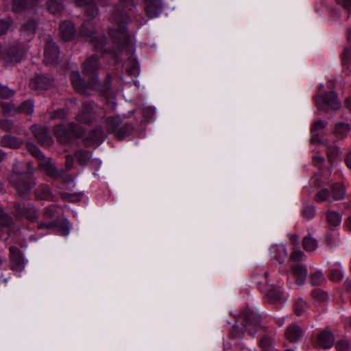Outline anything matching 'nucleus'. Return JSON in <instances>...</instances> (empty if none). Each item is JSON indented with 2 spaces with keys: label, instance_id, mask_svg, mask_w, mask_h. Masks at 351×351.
<instances>
[{
  "label": "nucleus",
  "instance_id": "9",
  "mask_svg": "<svg viewBox=\"0 0 351 351\" xmlns=\"http://www.w3.org/2000/svg\"><path fill=\"white\" fill-rule=\"evenodd\" d=\"M25 56V49L19 44L0 50V59L3 60L6 64L21 62Z\"/></svg>",
  "mask_w": 351,
  "mask_h": 351
},
{
  "label": "nucleus",
  "instance_id": "37",
  "mask_svg": "<svg viewBox=\"0 0 351 351\" xmlns=\"http://www.w3.org/2000/svg\"><path fill=\"white\" fill-rule=\"evenodd\" d=\"M47 7L49 12L53 14H59L64 10L62 0H48Z\"/></svg>",
  "mask_w": 351,
  "mask_h": 351
},
{
  "label": "nucleus",
  "instance_id": "13",
  "mask_svg": "<svg viewBox=\"0 0 351 351\" xmlns=\"http://www.w3.org/2000/svg\"><path fill=\"white\" fill-rule=\"evenodd\" d=\"M59 48L51 39L47 41L45 47L43 62L46 65H53L57 63Z\"/></svg>",
  "mask_w": 351,
  "mask_h": 351
},
{
  "label": "nucleus",
  "instance_id": "41",
  "mask_svg": "<svg viewBox=\"0 0 351 351\" xmlns=\"http://www.w3.org/2000/svg\"><path fill=\"white\" fill-rule=\"evenodd\" d=\"M343 65L348 69H351V45H348L341 53Z\"/></svg>",
  "mask_w": 351,
  "mask_h": 351
},
{
  "label": "nucleus",
  "instance_id": "54",
  "mask_svg": "<svg viewBox=\"0 0 351 351\" xmlns=\"http://www.w3.org/2000/svg\"><path fill=\"white\" fill-rule=\"evenodd\" d=\"M0 128L5 132H10L15 130V126L14 123L7 119H0Z\"/></svg>",
  "mask_w": 351,
  "mask_h": 351
},
{
  "label": "nucleus",
  "instance_id": "46",
  "mask_svg": "<svg viewBox=\"0 0 351 351\" xmlns=\"http://www.w3.org/2000/svg\"><path fill=\"white\" fill-rule=\"evenodd\" d=\"M306 258V254L300 249L299 247H293V250L290 256V260L294 263H300L305 261Z\"/></svg>",
  "mask_w": 351,
  "mask_h": 351
},
{
  "label": "nucleus",
  "instance_id": "33",
  "mask_svg": "<svg viewBox=\"0 0 351 351\" xmlns=\"http://www.w3.org/2000/svg\"><path fill=\"white\" fill-rule=\"evenodd\" d=\"M332 198L335 201L343 199L346 195V189L341 183H335L330 186Z\"/></svg>",
  "mask_w": 351,
  "mask_h": 351
},
{
  "label": "nucleus",
  "instance_id": "53",
  "mask_svg": "<svg viewBox=\"0 0 351 351\" xmlns=\"http://www.w3.org/2000/svg\"><path fill=\"white\" fill-rule=\"evenodd\" d=\"M19 110L20 112L30 114L33 112L34 110V105L31 101H24L19 108Z\"/></svg>",
  "mask_w": 351,
  "mask_h": 351
},
{
  "label": "nucleus",
  "instance_id": "12",
  "mask_svg": "<svg viewBox=\"0 0 351 351\" xmlns=\"http://www.w3.org/2000/svg\"><path fill=\"white\" fill-rule=\"evenodd\" d=\"M100 69L99 59L97 54L88 57L82 64V73L90 80L95 76H99L98 71Z\"/></svg>",
  "mask_w": 351,
  "mask_h": 351
},
{
  "label": "nucleus",
  "instance_id": "51",
  "mask_svg": "<svg viewBox=\"0 0 351 351\" xmlns=\"http://www.w3.org/2000/svg\"><path fill=\"white\" fill-rule=\"evenodd\" d=\"M15 94V91L13 89L10 88L5 85H3L0 83V97L3 99H10Z\"/></svg>",
  "mask_w": 351,
  "mask_h": 351
},
{
  "label": "nucleus",
  "instance_id": "32",
  "mask_svg": "<svg viewBox=\"0 0 351 351\" xmlns=\"http://www.w3.org/2000/svg\"><path fill=\"white\" fill-rule=\"evenodd\" d=\"M328 159L330 163L334 164L341 160V152L336 145L329 146L326 150Z\"/></svg>",
  "mask_w": 351,
  "mask_h": 351
},
{
  "label": "nucleus",
  "instance_id": "58",
  "mask_svg": "<svg viewBox=\"0 0 351 351\" xmlns=\"http://www.w3.org/2000/svg\"><path fill=\"white\" fill-rule=\"evenodd\" d=\"M311 295L318 301H324L327 298V293L319 289H315L311 291Z\"/></svg>",
  "mask_w": 351,
  "mask_h": 351
},
{
  "label": "nucleus",
  "instance_id": "24",
  "mask_svg": "<svg viewBox=\"0 0 351 351\" xmlns=\"http://www.w3.org/2000/svg\"><path fill=\"white\" fill-rule=\"evenodd\" d=\"M291 269L295 276L296 284L299 285H302L306 280L308 274L306 267L300 263H295L292 264Z\"/></svg>",
  "mask_w": 351,
  "mask_h": 351
},
{
  "label": "nucleus",
  "instance_id": "42",
  "mask_svg": "<svg viewBox=\"0 0 351 351\" xmlns=\"http://www.w3.org/2000/svg\"><path fill=\"white\" fill-rule=\"evenodd\" d=\"M14 24L12 17H5L0 19V36L6 34Z\"/></svg>",
  "mask_w": 351,
  "mask_h": 351
},
{
  "label": "nucleus",
  "instance_id": "59",
  "mask_svg": "<svg viewBox=\"0 0 351 351\" xmlns=\"http://www.w3.org/2000/svg\"><path fill=\"white\" fill-rule=\"evenodd\" d=\"M155 109L151 106L145 107L142 110V114L145 121H149L154 115Z\"/></svg>",
  "mask_w": 351,
  "mask_h": 351
},
{
  "label": "nucleus",
  "instance_id": "40",
  "mask_svg": "<svg viewBox=\"0 0 351 351\" xmlns=\"http://www.w3.org/2000/svg\"><path fill=\"white\" fill-rule=\"evenodd\" d=\"M259 346L262 350L269 351L274 348V341L271 337L265 335L259 341Z\"/></svg>",
  "mask_w": 351,
  "mask_h": 351
},
{
  "label": "nucleus",
  "instance_id": "57",
  "mask_svg": "<svg viewBox=\"0 0 351 351\" xmlns=\"http://www.w3.org/2000/svg\"><path fill=\"white\" fill-rule=\"evenodd\" d=\"M327 124H328V123L325 121L317 120V121H315L311 125V134H313L314 132H317L319 130H324L326 127Z\"/></svg>",
  "mask_w": 351,
  "mask_h": 351
},
{
  "label": "nucleus",
  "instance_id": "45",
  "mask_svg": "<svg viewBox=\"0 0 351 351\" xmlns=\"http://www.w3.org/2000/svg\"><path fill=\"white\" fill-rule=\"evenodd\" d=\"M60 197L64 201L75 203L81 201L83 197V193H70L66 192H62L60 193Z\"/></svg>",
  "mask_w": 351,
  "mask_h": 351
},
{
  "label": "nucleus",
  "instance_id": "30",
  "mask_svg": "<svg viewBox=\"0 0 351 351\" xmlns=\"http://www.w3.org/2000/svg\"><path fill=\"white\" fill-rule=\"evenodd\" d=\"M80 34L82 36L91 38L96 34L95 24L92 19L86 20L82 24L80 29Z\"/></svg>",
  "mask_w": 351,
  "mask_h": 351
},
{
  "label": "nucleus",
  "instance_id": "21",
  "mask_svg": "<svg viewBox=\"0 0 351 351\" xmlns=\"http://www.w3.org/2000/svg\"><path fill=\"white\" fill-rule=\"evenodd\" d=\"M60 36L64 41L73 40L75 36L74 24L71 21H64L60 24Z\"/></svg>",
  "mask_w": 351,
  "mask_h": 351
},
{
  "label": "nucleus",
  "instance_id": "19",
  "mask_svg": "<svg viewBox=\"0 0 351 351\" xmlns=\"http://www.w3.org/2000/svg\"><path fill=\"white\" fill-rule=\"evenodd\" d=\"M94 103L87 101L83 104L82 110L77 114L76 119L77 121L84 124H89L93 119Z\"/></svg>",
  "mask_w": 351,
  "mask_h": 351
},
{
  "label": "nucleus",
  "instance_id": "63",
  "mask_svg": "<svg viewBox=\"0 0 351 351\" xmlns=\"http://www.w3.org/2000/svg\"><path fill=\"white\" fill-rule=\"evenodd\" d=\"M64 165H65V168L67 170H70L73 167V157L71 156H69V155L66 156Z\"/></svg>",
  "mask_w": 351,
  "mask_h": 351
},
{
  "label": "nucleus",
  "instance_id": "27",
  "mask_svg": "<svg viewBox=\"0 0 351 351\" xmlns=\"http://www.w3.org/2000/svg\"><path fill=\"white\" fill-rule=\"evenodd\" d=\"M22 139L17 136L7 134L1 138V145L3 147L19 149L22 146Z\"/></svg>",
  "mask_w": 351,
  "mask_h": 351
},
{
  "label": "nucleus",
  "instance_id": "60",
  "mask_svg": "<svg viewBox=\"0 0 351 351\" xmlns=\"http://www.w3.org/2000/svg\"><path fill=\"white\" fill-rule=\"evenodd\" d=\"M243 336V331L240 330L237 324H234L232 330L230 332V337L233 339H241Z\"/></svg>",
  "mask_w": 351,
  "mask_h": 351
},
{
  "label": "nucleus",
  "instance_id": "6",
  "mask_svg": "<svg viewBox=\"0 0 351 351\" xmlns=\"http://www.w3.org/2000/svg\"><path fill=\"white\" fill-rule=\"evenodd\" d=\"M84 132L82 128L74 123L70 125L69 129L63 125H58L54 130L56 137L62 144L69 143L73 138H80Z\"/></svg>",
  "mask_w": 351,
  "mask_h": 351
},
{
  "label": "nucleus",
  "instance_id": "15",
  "mask_svg": "<svg viewBox=\"0 0 351 351\" xmlns=\"http://www.w3.org/2000/svg\"><path fill=\"white\" fill-rule=\"evenodd\" d=\"M111 75L107 73L103 83L101 82L99 76H95L90 80L89 86L93 89L98 90L104 95H108L111 89Z\"/></svg>",
  "mask_w": 351,
  "mask_h": 351
},
{
  "label": "nucleus",
  "instance_id": "18",
  "mask_svg": "<svg viewBox=\"0 0 351 351\" xmlns=\"http://www.w3.org/2000/svg\"><path fill=\"white\" fill-rule=\"evenodd\" d=\"M335 343V337L333 334L327 330L321 331L317 337L314 346L317 348L324 349L330 348Z\"/></svg>",
  "mask_w": 351,
  "mask_h": 351
},
{
  "label": "nucleus",
  "instance_id": "44",
  "mask_svg": "<svg viewBox=\"0 0 351 351\" xmlns=\"http://www.w3.org/2000/svg\"><path fill=\"white\" fill-rule=\"evenodd\" d=\"M315 207L311 204H304L302 209V215L307 220H311L315 216Z\"/></svg>",
  "mask_w": 351,
  "mask_h": 351
},
{
  "label": "nucleus",
  "instance_id": "16",
  "mask_svg": "<svg viewBox=\"0 0 351 351\" xmlns=\"http://www.w3.org/2000/svg\"><path fill=\"white\" fill-rule=\"evenodd\" d=\"M31 130L35 138L42 146L49 147L53 143L52 136L46 128L33 125Z\"/></svg>",
  "mask_w": 351,
  "mask_h": 351
},
{
  "label": "nucleus",
  "instance_id": "62",
  "mask_svg": "<svg viewBox=\"0 0 351 351\" xmlns=\"http://www.w3.org/2000/svg\"><path fill=\"white\" fill-rule=\"evenodd\" d=\"M55 228H56V226ZM57 228H58L59 230L62 232V234H64V235L69 234V222L67 221H63L60 223L57 221Z\"/></svg>",
  "mask_w": 351,
  "mask_h": 351
},
{
  "label": "nucleus",
  "instance_id": "52",
  "mask_svg": "<svg viewBox=\"0 0 351 351\" xmlns=\"http://www.w3.org/2000/svg\"><path fill=\"white\" fill-rule=\"evenodd\" d=\"M140 71V66L138 62L136 60H129V64L128 68V72L130 75L135 76L138 74Z\"/></svg>",
  "mask_w": 351,
  "mask_h": 351
},
{
  "label": "nucleus",
  "instance_id": "43",
  "mask_svg": "<svg viewBox=\"0 0 351 351\" xmlns=\"http://www.w3.org/2000/svg\"><path fill=\"white\" fill-rule=\"evenodd\" d=\"M351 126L348 123H338L335 125V134L337 136L343 138L350 131Z\"/></svg>",
  "mask_w": 351,
  "mask_h": 351
},
{
  "label": "nucleus",
  "instance_id": "29",
  "mask_svg": "<svg viewBox=\"0 0 351 351\" xmlns=\"http://www.w3.org/2000/svg\"><path fill=\"white\" fill-rule=\"evenodd\" d=\"M104 136V132L101 128H94L88 133L84 144L85 145H89L88 141H90L93 144L99 145L103 142Z\"/></svg>",
  "mask_w": 351,
  "mask_h": 351
},
{
  "label": "nucleus",
  "instance_id": "17",
  "mask_svg": "<svg viewBox=\"0 0 351 351\" xmlns=\"http://www.w3.org/2000/svg\"><path fill=\"white\" fill-rule=\"evenodd\" d=\"M39 167L48 176L53 179L63 178L64 171L56 169L52 163L51 158H46L43 161H40Z\"/></svg>",
  "mask_w": 351,
  "mask_h": 351
},
{
  "label": "nucleus",
  "instance_id": "47",
  "mask_svg": "<svg viewBox=\"0 0 351 351\" xmlns=\"http://www.w3.org/2000/svg\"><path fill=\"white\" fill-rule=\"evenodd\" d=\"M329 279L335 282H339L343 278V271L338 268H332L330 270Z\"/></svg>",
  "mask_w": 351,
  "mask_h": 351
},
{
  "label": "nucleus",
  "instance_id": "35",
  "mask_svg": "<svg viewBox=\"0 0 351 351\" xmlns=\"http://www.w3.org/2000/svg\"><path fill=\"white\" fill-rule=\"evenodd\" d=\"M326 217L330 226L337 227L341 223V215L337 212L328 210L326 213Z\"/></svg>",
  "mask_w": 351,
  "mask_h": 351
},
{
  "label": "nucleus",
  "instance_id": "14",
  "mask_svg": "<svg viewBox=\"0 0 351 351\" xmlns=\"http://www.w3.org/2000/svg\"><path fill=\"white\" fill-rule=\"evenodd\" d=\"M53 84V79L45 75H37L32 78L29 86L31 90L41 91L47 90Z\"/></svg>",
  "mask_w": 351,
  "mask_h": 351
},
{
  "label": "nucleus",
  "instance_id": "48",
  "mask_svg": "<svg viewBox=\"0 0 351 351\" xmlns=\"http://www.w3.org/2000/svg\"><path fill=\"white\" fill-rule=\"evenodd\" d=\"M310 281L313 286H319L325 281V278L324 274L318 271L311 275Z\"/></svg>",
  "mask_w": 351,
  "mask_h": 351
},
{
  "label": "nucleus",
  "instance_id": "11",
  "mask_svg": "<svg viewBox=\"0 0 351 351\" xmlns=\"http://www.w3.org/2000/svg\"><path fill=\"white\" fill-rule=\"evenodd\" d=\"M10 269L14 272H22L26 265V261L21 250L14 245L9 247Z\"/></svg>",
  "mask_w": 351,
  "mask_h": 351
},
{
  "label": "nucleus",
  "instance_id": "49",
  "mask_svg": "<svg viewBox=\"0 0 351 351\" xmlns=\"http://www.w3.org/2000/svg\"><path fill=\"white\" fill-rule=\"evenodd\" d=\"M27 4L25 0H12V11L15 13H21L27 8Z\"/></svg>",
  "mask_w": 351,
  "mask_h": 351
},
{
  "label": "nucleus",
  "instance_id": "10",
  "mask_svg": "<svg viewBox=\"0 0 351 351\" xmlns=\"http://www.w3.org/2000/svg\"><path fill=\"white\" fill-rule=\"evenodd\" d=\"M43 219L47 221L50 219V221H41L38 223L37 229L42 230H51L57 226V221L60 217V208L56 205H50L44 208L42 213Z\"/></svg>",
  "mask_w": 351,
  "mask_h": 351
},
{
  "label": "nucleus",
  "instance_id": "22",
  "mask_svg": "<svg viewBox=\"0 0 351 351\" xmlns=\"http://www.w3.org/2000/svg\"><path fill=\"white\" fill-rule=\"evenodd\" d=\"M70 80L73 87L76 91L82 94H86L88 86H90L89 84L85 82L78 71L72 72L70 75Z\"/></svg>",
  "mask_w": 351,
  "mask_h": 351
},
{
  "label": "nucleus",
  "instance_id": "56",
  "mask_svg": "<svg viewBox=\"0 0 351 351\" xmlns=\"http://www.w3.org/2000/svg\"><path fill=\"white\" fill-rule=\"evenodd\" d=\"M337 351H351L350 343L347 340L338 341L335 344Z\"/></svg>",
  "mask_w": 351,
  "mask_h": 351
},
{
  "label": "nucleus",
  "instance_id": "25",
  "mask_svg": "<svg viewBox=\"0 0 351 351\" xmlns=\"http://www.w3.org/2000/svg\"><path fill=\"white\" fill-rule=\"evenodd\" d=\"M38 24L37 20L33 19L24 22L21 26V35L23 37L27 36L29 38L34 36L38 27Z\"/></svg>",
  "mask_w": 351,
  "mask_h": 351
},
{
  "label": "nucleus",
  "instance_id": "7",
  "mask_svg": "<svg viewBox=\"0 0 351 351\" xmlns=\"http://www.w3.org/2000/svg\"><path fill=\"white\" fill-rule=\"evenodd\" d=\"M13 208L16 218H25L31 222L38 219L39 210L29 202H16Z\"/></svg>",
  "mask_w": 351,
  "mask_h": 351
},
{
  "label": "nucleus",
  "instance_id": "3",
  "mask_svg": "<svg viewBox=\"0 0 351 351\" xmlns=\"http://www.w3.org/2000/svg\"><path fill=\"white\" fill-rule=\"evenodd\" d=\"M112 23L116 27H110L108 30L109 36L121 46H127L130 43V38L128 32L127 25L130 20L127 14L115 10L110 16Z\"/></svg>",
  "mask_w": 351,
  "mask_h": 351
},
{
  "label": "nucleus",
  "instance_id": "8",
  "mask_svg": "<svg viewBox=\"0 0 351 351\" xmlns=\"http://www.w3.org/2000/svg\"><path fill=\"white\" fill-rule=\"evenodd\" d=\"M241 317L245 322L243 327L252 337H254L256 332L262 328L261 315L247 308L241 313Z\"/></svg>",
  "mask_w": 351,
  "mask_h": 351
},
{
  "label": "nucleus",
  "instance_id": "20",
  "mask_svg": "<svg viewBox=\"0 0 351 351\" xmlns=\"http://www.w3.org/2000/svg\"><path fill=\"white\" fill-rule=\"evenodd\" d=\"M145 12L147 16L154 19L158 16L162 11L161 0H145Z\"/></svg>",
  "mask_w": 351,
  "mask_h": 351
},
{
  "label": "nucleus",
  "instance_id": "26",
  "mask_svg": "<svg viewBox=\"0 0 351 351\" xmlns=\"http://www.w3.org/2000/svg\"><path fill=\"white\" fill-rule=\"evenodd\" d=\"M35 195L40 200L56 201V196L52 193L50 187L47 184L39 185L36 191Z\"/></svg>",
  "mask_w": 351,
  "mask_h": 351
},
{
  "label": "nucleus",
  "instance_id": "34",
  "mask_svg": "<svg viewBox=\"0 0 351 351\" xmlns=\"http://www.w3.org/2000/svg\"><path fill=\"white\" fill-rule=\"evenodd\" d=\"M75 156L80 165L86 166L91 158L92 153L89 151L80 149L75 152Z\"/></svg>",
  "mask_w": 351,
  "mask_h": 351
},
{
  "label": "nucleus",
  "instance_id": "39",
  "mask_svg": "<svg viewBox=\"0 0 351 351\" xmlns=\"http://www.w3.org/2000/svg\"><path fill=\"white\" fill-rule=\"evenodd\" d=\"M302 247L306 252H313L317 247V241L308 234L303 238Z\"/></svg>",
  "mask_w": 351,
  "mask_h": 351
},
{
  "label": "nucleus",
  "instance_id": "4",
  "mask_svg": "<svg viewBox=\"0 0 351 351\" xmlns=\"http://www.w3.org/2000/svg\"><path fill=\"white\" fill-rule=\"evenodd\" d=\"M136 125V121H122L119 117H109L105 121L107 132L120 141L131 136Z\"/></svg>",
  "mask_w": 351,
  "mask_h": 351
},
{
  "label": "nucleus",
  "instance_id": "36",
  "mask_svg": "<svg viewBox=\"0 0 351 351\" xmlns=\"http://www.w3.org/2000/svg\"><path fill=\"white\" fill-rule=\"evenodd\" d=\"M293 308L298 316H302L308 309V304L302 298H296L293 302Z\"/></svg>",
  "mask_w": 351,
  "mask_h": 351
},
{
  "label": "nucleus",
  "instance_id": "55",
  "mask_svg": "<svg viewBox=\"0 0 351 351\" xmlns=\"http://www.w3.org/2000/svg\"><path fill=\"white\" fill-rule=\"evenodd\" d=\"M330 196V191L327 189H324L317 192L315 195V200L317 202H322L324 201L328 200Z\"/></svg>",
  "mask_w": 351,
  "mask_h": 351
},
{
  "label": "nucleus",
  "instance_id": "5",
  "mask_svg": "<svg viewBox=\"0 0 351 351\" xmlns=\"http://www.w3.org/2000/svg\"><path fill=\"white\" fill-rule=\"evenodd\" d=\"M314 101L317 108L324 112H327L329 109L338 110L341 107L338 94L334 90L328 91L324 95L314 96Z\"/></svg>",
  "mask_w": 351,
  "mask_h": 351
},
{
  "label": "nucleus",
  "instance_id": "50",
  "mask_svg": "<svg viewBox=\"0 0 351 351\" xmlns=\"http://www.w3.org/2000/svg\"><path fill=\"white\" fill-rule=\"evenodd\" d=\"M13 223L12 218L5 213L0 207V226L3 227L11 226Z\"/></svg>",
  "mask_w": 351,
  "mask_h": 351
},
{
  "label": "nucleus",
  "instance_id": "23",
  "mask_svg": "<svg viewBox=\"0 0 351 351\" xmlns=\"http://www.w3.org/2000/svg\"><path fill=\"white\" fill-rule=\"evenodd\" d=\"M304 330L297 324L289 325L285 331L287 339L291 343H295L303 336Z\"/></svg>",
  "mask_w": 351,
  "mask_h": 351
},
{
  "label": "nucleus",
  "instance_id": "1",
  "mask_svg": "<svg viewBox=\"0 0 351 351\" xmlns=\"http://www.w3.org/2000/svg\"><path fill=\"white\" fill-rule=\"evenodd\" d=\"M8 180L20 197L23 199L29 198L34 184L31 165L29 162H22L14 167Z\"/></svg>",
  "mask_w": 351,
  "mask_h": 351
},
{
  "label": "nucleus",
  "instance_id": "28",
  "mask_svg": "<svg viewBox=\"0 0 351 351\" xmlns=\"http://www.w3.org/2000/svg\"><path fill=\"white\" fill-rule=\"evenodd\" d=\"M271 258L278 261L280 264L285 262L287 257V248L283 245H275L271 248Z\"/></svg>",
  "mask_w": 351,
  "mask_h": 351
},
{
  "label": "nucleus",
  "instance_id": "61",
  "mask_svg": "<svg viewBox=\"0 0 351 351\" xmlns=\"http://www.w3.org/2000/svg\"><path fill=\"white\" fill-rule=\"evenodd\" d=\"M51 117L53 119H64L66 117V112L64 108L58 109L52 113Z\"/></svg>",
  "mask_w": 351,
  "mask_h": 351
},
{
  "label": "nucleus",
  "instance_id": "38",
  "mask_svg": "<svg viewBox=\"0 0 351 351\" xmlns=\"http://www.w3.org/2000/svg\"><path fill=\"white\" fill-rule=\"evenodd\" d=\"M28 152L35 157L40 163V161H43L46 158L39 148L34 143L28 142L25 145Z\"/></svg>",
  "mask_w": 351,
  "mask_h": 351
},
{
  "label": "nucleus",
  "instance_id": "64",
  "mask_svg": "<svg viewBox=\"0 0 351 351\" xmlns=\"http://www.w3.org/2000/svg\"><path fill=\"white\" fill-rule=\"evenodd\" d=\"M339 3L343 5V7L350 11L351 10V0H339Z\"/></svg>",
  "mask_w": 351,
  "mask_h": 351
},
{
  "label": "nucleus",
  "instance_id": "2",
  "mask_svg": "<svg viewBox=\"0 0 351 351\" xmlns=\"http://www.w3.org/2000/svg\"><path fill=\"white\" fill-rule=\"evenodd\" d=\"M269 273L263 269L254 271L252 278L257 284L258 289L265 293L269 303L284 301V292L281 287L271 285L268 282Z\"/></svg>",
  "mask_w": 351,
  "mask_h": 351
},
{
  "label": "nucleus",
  "instance_id": "31",
  "mask_svg": "<svg viewBox=\"0 0 351 351\" xmlns=\"http://www.w3.org/2000/svg\"><path fill=\"white\" fill-rule=\"evenodd\" d=\"M90 43L96 51L104 52L107 43V38L105 35L99 34L90 38Z\"/></svg>",
  "mask_w": 351,
  "mask_h": 351
}]
</instances>
